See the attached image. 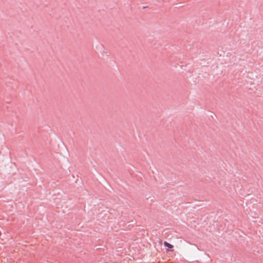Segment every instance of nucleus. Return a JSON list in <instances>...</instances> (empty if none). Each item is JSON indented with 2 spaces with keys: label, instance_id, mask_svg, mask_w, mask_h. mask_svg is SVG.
I'll use <instances>...</instances> for the list:
<instances>
[{
  "label": "nucleus",
  "instance_id": "obj_1",
  "mask_svg": "<svg viewBox=\"0 0 263 263\" xmlns=\"http://www.w3.org/2000/svg\"><path fill=\"white\" fill-rule=\"evenodd\" d=\"M164 245L167 247V249H166L167 251H172V250H171L173 248V246L172 245L166 241H164Z\"/></svg>",
  "mask_w": 263,
  "mask_h": 263
}]
</instances>
